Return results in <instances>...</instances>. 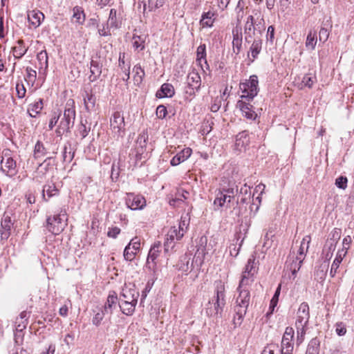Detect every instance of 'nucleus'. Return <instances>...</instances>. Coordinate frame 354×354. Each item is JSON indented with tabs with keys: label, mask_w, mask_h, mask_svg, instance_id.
Returning a JSON list of instances; mask_svg holds the SVG:
<instances>
[{
	"label": "nucleus",
	"mask_w": 354,
	"mask_h": 354,
	"mask_svg": "<svg viewBox=\"0 0 354 354\" xmlns=\"http://www.w3.org/2000/svg\"><path fill=\"white\" fill-rule=\"evenodd\" d=\"M294 329L292 327H287L283 335V339L292 340L294 337Z\"/></svg>",
	"instance_id": "obj_56"
},
{
	"label": "nucleus",
	"mask_w": 354,
	"mask_h": 354,
	"mask_svg": "<svg viewBox=\"0 0 354 354\" xmlns=\"http://www.w3.org/2000/svg\"><path fill=\"white\" fill-rule=\"evenodd\" d=\"M17 165L15 160L12 158H8L6 159L5 164L1 167V170L6 176L12 177L17 173Z\"/></svg>",
	"instance_id": "obj_18"
},
{
	"label": "nucleus",
	"mask_w": 354,
	"mask_h": 354,
	"mask_svg": "<svg viewBox=\"0 0 354 354\" xmlns=\"http://www.w3.org/2000/svg\"><path fill=\"white\" fill-rule=\"evenodd\" d=\"M232 35H233V41H236V39L242 40V32L241 28L236 25L235 28L232 30Z\"/></svg>",
	"instance_id": "obj_59"
},
{
	"label": "nucleus",
	"mask_w": 354,
	"mask_h": 354,
	"mask_svg": "<svg viewBox=\"0 0 354 354\" xmlns=\"http://www.w3.org/2000/svg\"><path fill=\"white\" fill-rule=\"evenodd\" d=\"M226 304L225 286L221 280L214 282V296L208 302L206 308V314L209 317H216L221 315Z\"/></svg>",
	"instance_id": "obj_1"
},
{
	"label": "nucleus",
	"mask_w": 354,
	"mask_h": 354,
	"mask_svg": "<svg viewBox=\"0 0 354 354\" xmlns=\"http://www.w3.org/2000/svg\"><path fill=\"white\" fill-rule=\"evenodd\" d=\"M90 72L91 75L88 78L91 82L95 81L100 76L102 73V66L97 61L94 59L91 60Z\"/></svg>",
	"instance_id": "obj_21"
},
{
	"label": "nucleus",
	"mask_w": 354,
	"mask_h": 354,
	"mask_svg": "<svg viewBox=\"0 0 354 354\" xmlns=\"http://www.w3.org/2000/svg\"><path fill=\"white\" fill-rule=\"evenodd\" d=\"M138 302H132L120 301L119 303V306L122 313L127 316H131L133 314L135 311L136 306Z\"/></svg>",
	"instance_id": "obj_22"
},
{
	"label": "nucleus",
	"mask_w": 354,
	"mask_h": 354,
	"mask_svg": "<svg viewBox=\"0 0 354 354\" xmlns=\"http://www.w3.org/2000/svg\"><path fill=\"white\" fill-rule=\"evenodd\" d=\"M133 82L136 85L139 86L143 81L145 71L140 65L137 64L133 68Z\"/></svg>",
	"instance_id": "obj_26"
},
{
	"label": "nucleus",
	"mask_w": 354,
	"mask_h": 354,
	"mask_svg": "<svg viewBox=\"0 0 354 354\" xmlns=\"http://www.w3.org/2000/svg\"><path fill=\"white\" fill-rule=\"evenodd\" d=\"M257 273L254 257H250L247 262L245 270L243 272L241 287L248 286L254 281V276Z\"/></svg>",
	"instance_id": "obj_9"
},
{
	"label": "nucleus",
	"mask_w": 354,
	"mask_h": 354,
	"mask_svg": "<svg viewBox=\"0 0 354 354\" xmlns=\"http://www.w3.org/2000/svg\"><path fill=\"white\" fill-rule=\"evenodd\" d=\"M125 203L128 208L131 210L143 209L146 205L145 198L141 195H136L133 193H127Z\"/></svg>",
	"instance_id": "obj_10"
},
{
	"label": "nucleus",
	"mask_w": 354,
	"mask_h": 354,
	"mask_svg": "<svg viewBox=\"0 0 354 354\" xmlns=\"http://www.w3.org/2000/svg\"><path fill=\"white\" fill-rule=\"evenodd\" d=\"M187 81V87L185 93L193 96L195 95V91H198L201 87V76L198 73L192 71L188 74Z\"/></svg>",
	"instance_id": "obj_11"
},
{
	"label": "nucleus",
	"mask_w": 354,
	"mask_h": 354,
	"mask_svg": "<svg viewBox=\"0 0 354 354\" xmlns=\"http://www.w3.org/2000/svg\"><path fill=\"white\" fill-rule=\"evenodd\" d=\"M347 178L344 176H339L335 180V185L340 189H346L347 187Z\"/></svg>",
	"instance_id": "obj_51"
},
{
	"label": "nucleus",
	"mask_w": 354,
	"mask_h": 354,
	"mask_svg": "<svg viewBox=\"0 0 354 354\" xmlns=\"http://www.w3.org/2000/svg\"><path fill=\"white\" fill-rule=\"evenodd\" d=\"M315 77L309 75H305L302 79L301 84L308 88H311L315 82Z\"/></svg>",
	"instance_id": "obj_50"
},
{
	"label": "nucleus",
	"mask_w": 354,
	"mask_h": 354,
	"mask_svg": "<svg viewBox=\"0 0 354 354\" xmlns=\"http://www.w3.org/2000/svg\"><path fill=\"white\" fill-rule=\"evenodd\" d=\"M346 252L347 248L342 249L337 252L336 257L333 261L330 268V275L332 277H334L335 274L338 272L339 265L342 263L343 258L345 257Z\"/></svg>",
	"instance_id": "obj_16"
},
{
	"label": "nucleus",
	"mask_w": 354,
	"mask_h": 354,
	"mask_svg": "<svg viewBox=\"0 0 354 354\" xmlns=\"http://www.w3.org/2000/svg\"><path fill=\"white\" fill-rule=\"evenodd\" d=\"M75 19V23L78 24H83L85 21V14L84 10L80 6H75L73 8L72 20Z\"/></svg>",
	"instance_id": "obj_25"
},
{
	"label": "nucleus",
	"mask_w": 354,
	"mask_h": 354,
	"mask_svg": "<svg viewBox=\"0 0 354 354\" xmlns=\"http://www.w3.org/2000/svg\"><path fill=\"white\" fill-rule=\"evenodd\" d=\"M127 245H130V248L136 252V251L140 250V239L138 237H135L131 240L130 243Z\"/></svg>",
	"instance_id": "obj_58"
},
{
	"label": "nucleus",
	"mask_w": 354,
	"mask_h": 354,
	"mask_svg": "<svg viewBox=\"0 0 354 354\" xmlns=\"http://www.w3.org/2000/svg\"><path fill=\"white\" fill-rule=\"evenodd\" d=\"M110 128L114 136L122 137L125 133V122L122 111H115L110 118Z\"/></svg>",
	"instance_id": "obj_7"
},
{
	"label": "nucleus",
	"mask_w": 354,
	"mask_h": 354,
	"mask_svg": "<svg viewBox=\"0 0 354 354\" xmlns=\"http://www.w3.org/2000/svg\"><path fill=\"white\" fill-rule=\"evenodd\" d=\"M232 45L234 53L239 54L241 51L242 40L236 39V41H232Z\"/></svg>",
	"instance_id": "obj_64"
},
{
	"label": "nucleus",
	"mask_w": 354,
	"mask_h": 354,
	"mask_svg": "<svg viewBox=\"0 0 354 354\" xmlns=\"http://www.w3.org/2000/svg\"><path fill=\"white\" fill-rule=\"evenodd\" d=\"M105 313L104 310L97 312L92 319L93 324L95 326H99L104 318Z\"/></svg>",
	"instance_id": "obj_52"
},
{
	"label": "nucleus",
	"mask_w": 354,
	"mask_h": 354,
	"mask_svg": "<svg viewBox=\"0 0 354 354\" xmlns=\"http://www.w3.org/2000/svg\"><path fill=\"white\" fill-rule=\"evenodd\" d=\"M189 225V217L187 214L182 216L178 223V229L184 234L187 232Z\"/></svg>",
	"instance_id": "obj_41"
},
{
	"label": "nucleus",
	"mask_w": 354,
	"mask_h": 354,
	"mask_svg": "<svg viewBox=\"0 0 354 354\" xmlns=\"http://www.w3.org/2000/svg\"><path fill=\"white\" fill-rule=\"evenodd\" d=\"M231 198H232V196L231 195H227L226 194H224L221 189H216V197L214 201L215 209H218L219 208L223 207L226 202L230 203Z\"/></svg>",
	"instance_id": "obj_15"
},
{
	"label": "nucleus",
	"mask_w": 354,
	"mask_h": 354,
	"mask_svg": "<svg viewBox=\"0 0 354 354\" xmlns=\"http://www.w3.org/2000/svg\"><path fill=\"white\" fill-rule=\"evenodd\" d=\"M335 331L339 336L344 335L346 333L345 325L342 322H337L335 324Z\"/></svg>",
	"instance_id": "obj_54"
},
{
	"label": "nucleus",
	"mask_w": 354,
	"mask_h": 354,
	"mask_svg": "<svg viewBox=\"0 0 354 354\" xmlns=\"http://www.w3.org/2000/svg\"><path fill=\"white\" fill-rule=\"evenodd\" d=\"M247 286L241 287V282L237 288L239 296L236 299V306H234L235 316L233 319L234 327L239 326L246 314L248 307L250 301V291L246 288Z\"/></svg>",
	"instance_id": "obj_2"
},
{
	"label": "nucleus",
	"mask_w": 354,
	"mask_h": 354,
	"mask_svg": "<svg viewBox=\"0 0 354 354\" xmlns=\"http://www.w3.org/2000/svg\"><path fill=\"white\" fill-rule=\"evenodd\" d=\"M280 290H281V285L279 286V287L277 288L272 299H271V301H270V308H272L274 309V306L277 305V303L278 301V297H279V295L280 294ZM273 310H272V311Z\"/></svg>",
	"instance_id": "obj_60"
},
{
	"label": "nucleus",
	"mask_w": 354,
	"mask_h": 354,
	"mask_svg": "<svg viewBox=\"0 0 354 354\" xmlns=\"http://www.w3.org/2000/svg\"><path fill=\"white\" fill-rule=\"evenodd\" d=\"M117 11L115 9H111L109 17L107 21V26H110L111 28H118V25L117 23Z\"/></svg>",
	"instance_id": "obj_43"
},
{
	"label": "nucleus",
	"mask_w": 354,
	"mask_h": 354,
	"mask_svg": "<svg viewBox=\"0 0 354 354\" xmlns=\"http://www.w3.org/2000/svg\"><path fill=\"white\" fill-rule=\"evenodd\" d=\"M169 232H173L172 234L176 237V241L180 240L185 235L180 230H178V229L176 226L171 227V229L169 230Z\"/></svg>",
	"instance_id": "obj_62"
},
{
	"label": "nucleus",
	"mask_w": 354,
	"mask_h": 354,
	"mask_svg": "<svg viewBox=\"0 0 354 354\" xmlns=\"http://www.w3.org/2000/svg\"><path fill=\"white\" fill-rule=\"evenodd\" d=\"M63 161L65 162H71L74 157V153L71 151L69 148V151H68V147L66 146L64 147L63 151Z\"/></svg>",
	"instance_id": "obj_46"
},
{
	"label": "nucleus",
	"mask_w": 354,
	"mask_h": 354,
	"mask_svg": "<svg viewBox=\"0 0 354 354\" xmlns=\"http://www.w3.org/2000/svg\"><path fill=\"white\" fill-rule=\"evenodd\" d=\"M131 248H130V245H127L124 250V258L127 261H132L136 256V252H133Z\"/></svg>",
	"instance_id": "obj_45"
},
{
	"label": "nucleus",
	"mask_w": 354,
	"mask_h": 354,
	"mask_svg": "<svg viewBox=\"0 0 354 354\" xmlns=\"http://www.w3.org/2000/svg\"><path fill=\"white\" fill-rule=\"evenodd\" d=\"M148 140V134L145 131H142L138 137L137 145H138V152L142 153L144 149L146 147L147 141Z\"/></svg>",
	"instance_id": "obj_38"
},
{
	"label": "nucleus",
	"mask_w": 354,
	"mask_h": 354,
	"mask_svg": "<svg viewBox=\"0 0 354 354\" xmlns=\"http://www.w3.org/2000/svg\"><path fill=\"white\" fill-rule=\"evenodd\" d=\"M190 259V257L185 254L180 257L179 262L176 265V267L179 270H181L182 272L188 271L189 269V264Z\"/></svg>",
	"instance_id": "obj_36"
},
{
	"label": "nucleus",
	"mask_w": 354,
	"mask_h": 354,
	"mask_svg": "<svg viewBox=\"0 0 354 354\" xmlns=\"http://www.w3.org/2000/svg\"><path fill=\"white\" fill-rule=\"evenodd\" d=\"M264 30L263 19H255L253 15H249L244 25L245 41L250 44L252 39L261 38Z\"/></svg>",
	"instance_id": "obj_3"
},
{
	"label": "nucleus",
	"mask_w": 354,
	"mask_h": 354,
	"mask_svg": "<svg viewBox=\"0 0 354 354\" xmlns=\"http://www.w3.org/2000/svg\"><path fill=\"white\" fill-rule=\"evenodd\" d=\"M16 91L17 95L19 98H23L26 95V89L24 85V84L21 82H17L16 84Z\"/></svg>",
	"instance_id": "obj_48"
},
{
	"label": "nucleus",
	"mask_w": 354,
	"mask_h": 354,
	"mask_svg": "<svg viewBox=\"0 0 354 354\" xmlns=\"http://www.w3.org/2000/svg\"><path fill=\"white\" fill-rule=\"evenodd\" d=\"M13 223L10 217L8 215H3L1 222V236L2 239H8L11 234V229Z\"/></svg>",
	"instance_id": "obj_14"
},
{
	"label": "nucleus",
	"mask_w": 354,
	"mask_h": 354,
	"mask_svg": "<svg viewBox=\"0 0 354 354\" xmlns=\"http://www.w3.org/2000/svg\"><path fill=\"white\" fill-rule=\"evenodd\" d=\"M161 246V244L160 242L155 243L153 245L151 248L149 254L147 261H149V259H151L152 261H153L159 255L160 252V248Z\"/></svg>",
	"instance_id": "obj_42"
},
{
	"label": "nucleus",
	"mask_w": 354,
	"mask_h": 354,
	"mask_svg": "<svg viewBox=\"0 0 354 354\" xmlns=\"http://www.w3.org/2000/svg\"><path fill=\"white\" fill-rule=\"evenodd\" d=\"M44 19V15L38 10H33L28 12V19L35 28L38 27Z\"/></svg>",
	"instance_id": "obj_17"
},
{
	"label": "nucleus",
	"mask_w": 354,
	"mask_h": 354,
	"mask_svg": "<svg viewBox=\"0 0 354 354\" xmlns=\"http://www.w3.org/2000/svg\"><path fill=\"white\" fill-rule=\"evenodd\" d=\"M45 192L46 193L48 197L50 198L53 196L57 195L59 193V190L57 189V187L53 183L44 185L42 191V196L43 198L47 201V199H46L45 198Z\"/></svg>",
	"instance_id": "obj_35"
},
{
	"label": "nucleus",
	"mask_w": 354,
	"mask_h": 354,
	"mask_svg": "<svg viewBox=\"0 0 354 354\" xmlns=\"http://www.w3.org/2000/svg\"><path fill=\"white\" fill-rule=\"evenodd\" d=\"M311 238L310 236H306L303 238L299 249L298 250V254L297 255V259H304L306 253L307 252L309 244L310 243Z\"/></svg>",
	"instance_id": "obj_23"
},
{
	"label": "nucleus",
	"mask_w": 354,
	"mask_h": 354,
	"mask_svg": "<svg viewBox=\"0 0 354 354\" xmlns=\"http://www.w3.org/2000/svg\"><path fill=\"white\" fill-rule=\"evenodd\" d=\"M84 102L86 110L87 111H91L94 110L96 98L93 93L86 92L85 95H84Z\"/></svg>",
	"instance_id": "obj_28"
},
{
	"label": "nucleus",
	"mask_w": 354,
	"mask_h": 354,
	"mask_svg": "<svg viewBox=\"0 0 354 354\" xmlns=\"http://www.w3.org/2000/svg\"><path fill=\"white\" fill-rule=\"evenodd\" d=\"M317 42V32L315 30H310L306 38V47L309 50H314Z\"/></svg>",
	"instance_id": "obj_31"
},
{
	"label": "nucleus",
	"mask_w": 354,
	"mask_h": 354,
	"mask_svg": "<svg viewBox=\"0 0 354 354\" xmlns=\"http://www.w3.org/2000/svg\"><path fill=\"white\" fill-rule=\"evenodd\" d=\"M37 57L41 65H42L41 62L44 61L46 67L48 66V55L46 50H41L40 53H39L37 55Z\"/></svg>",
	"instance_id": "obj_57"
},
{
	"label": "nucleus",
	"mask_w": 354,
	"mask_h": 354,
	"mask_svg": "<svg viewBox=\"0 0 354 354\" xmlns=\"http://www.w3.org/2000/svg\"><path fill=\"white\" fill-rule=\"evenodd\" d=\"M258 83V77L255 75H251L245 82L240 83L241 97L248 102L252 100L259 92Z\"/></svg>",
	"instance_id": "obj_6"
},
{
	"label": "nucleus",
	"mask_w": 354,
	"mask_h": 354,
	"mask_svg": "<svg viewBox=\"0 0 354 354\" xmlns=\"http://www.w3.org/2000/svg\"><path fill=\"white\" fill-rule=\"evenodd\" d=\"M47 153V149L45 148L43 142L37 141L34 149L33 156L35 159L40 158Z\"/></svg>",
	"instance_id": "obj_34"
},
{
	"label": "nucleus",
	"mask_w": 354,
	"mask_h": 354,
	"mask_svg": "<svg viewBox=\"0 0 354 354\" xmlns=\"http://www.w3.org/2000/svg\"><path fill=\"white\" fill-rule=\"evenodd\" d=\"M329 33L330 30L328 28L322 27L319 32V41L323 43L326 42L328 39Z\"/></svg>",
	"instance_id": "obj_47"
},
{
	"label": "nucleus",
	"mask_w": 354,
	"mask_h": 354,
	"mask_svg": "<svg viewBox=\"0 0 354 354\" xmlns=\"http://www.w3.org/2000/svg\"><path fill=\"white\" fill-rule=\"evenodd\" d=\"M167 114V110L165 106L159 105L156 109V115L158 118L163 119Z\"/></svg>",
	"instance_id": "obj_53"
},
{
	"label": "nucleus",
	"mask_w": 354,
	"mask_h": 354,
	"mask_svg": "<svg viewBox=\"0 0 354 354\" xmlns=\"http://www.w3.org/2000/svg\"><path fill=\"white\" fill-rule=\"evenodd\" d=\"M320 341L317 338H313L308 343L306 354H319Z\"/></svg>",
	"instance_id": "obj_32"
},
{
	"label": "nucleus",
	"mask_w": 354,
	"mask_h": 354,
	"mask_svg": "<svg viewBox=\"0 0 354 354\" xmlns=\"http://www.w3.org/2000/svg\"><path fill=\"white\" fill-rule=\"evenodd\" d=\"M90 131V127H86L85 124L82 122L79 127V133L82 138H84L87 136L88 132Z\"/></svg>",
	"instance_id": "obj_61"
},
{
	"label": "nucleus",
	"mask_w": 354,
	"mask_h": 354,
	"mask_svg": "<svg viewBox=\"0 0 354 354\" xmlns=\"http://www.w3.org/2000/svg\"><path fill=\"white\" fill-rule=\"evenodd\" d=\"M251 43L252 44L250 48V52L251 53V55L253 59H255L261 50L262 41L261 38L254 39Z\"/></svg>",
	"instance_id": "obj_29"
},
{
	"label": "nucleus",
	"mask_w": 354,
	"mask_h": 354,
	"mask_svg": "<svg viewBox=\"0 0 354 354\" xmlns=\"http://www.w3.org/2000/svg\"><path fill=\"white\" fill-rule=\"evenodd\" d=\"M28 48L25 47L23 40L19 39L17 41V46L12 48L13 55L16 59H20L27 52Z\"/></svg>",
	"instance_id": "obj_27"
},
{
	"label": "nucleus",
	"mask_w": 354,
	"mask_h": 354,
	"mask_svg": "<svg viewBox=\"0 0 354 354\" xmlns=\"http://www.w3.org/2000/svg\"><path fill=\"white\" fill-rule=\"evenodd\" d=\"M74 104L75 102L72 99L67 101L63 117L56 129L57 136H62L65 133L69 132L70 129L73 126L75 118Z\"/></svg>",
	"instance_id": "obj_5"
},
{
	"label": "nucleus",
	"mask_w": 354,
	"mask_h": 354,
	"mask_svg": "<svg viewBox=\"0 0 354 354\" xmlns=\"http://www.w3.org/2000/svg\"><path fill=\"white\" fill-rule=\"evenodd\" d=\"M118 302V298L116 293L113 292V294H109L104 307V312L112 314L113 308L116 306Z\"/></svg>",
	"instance_id": "obj_24"
},
{
	"label": "nucleus",
	"mask_w": 354,
	"mask_h": 354,
	"mask_svg": "<svg viewBox=\"0 0 354 354\" xmlns=\"http://www.w3.org/2000/svg\"><path fill=\"white\" fill-rule=\"evenodd\" d=\"M216 13L214 12L208 11L203 12L200 20V25L203 28L212 27L215 21Z\"/></svg>",
	"instance_id": "obj_19"
},
{
	"label": "nucleus",
	"mask_w": 354,
	"mask_h": 354,
	"mask_svg": "<svg viewBox=\"0 0 354 354\" xmlns=\"http://www.w3.org/2000/svg\"><path fill=\"white\" fill-rule=\"evenodd\" d=\"M120 233V229L118 227L113 226L109 228L107 236L111 238L115 239Z\"/></svg>",
	"instance_id": "obj_55"
},
{
	"label": "nucleus",
	"mask_w": 354,
	"mask_h": 354,
	"mask_svg": "<svg viewBox=\"0 0 354 354\" xmlns=\"http://www.w3.org/2000/svg\"><path fill=\"white\" fill-rule=\"evenodd\" d=\"M236 107L240 109L243 116L249 120H255L257 114L254 111V107L249 102L243 101V100H239L236 103Z\"/></svg>",
	"instance_id": "obj_13"
},
{
	"label": "nucleus",
	"mask_w": 354,
	"mask_h": 354,
	"mask_svg": "<svg viewBox=\"0 0 354 354\" xmlns=\"http://www.w3.org/2000/svg\"><path fill=\"white\" fill-rule=\"evenodd\" d=\"M277 348V346L275 345H269L264 348L261 354H277L275 351Z\"/></svg>",
	"instance_id": "obj_63"
},
{
	"label": "nucleus",
	"mask_w": 354,
	"mask_h": 354,
	"mask_svg": "<svg viewBox=\"0 0 354 354\" xmlns=\"http://www.w3.org/2000/svg\"><path fill=\"white\" fill-rule=\"evenodd\" d=\"M43 109V100L40 99L38 102H35L32 104H30L28 109V112L29 115L32 118H35L37 114L40 113V111Z\"/></svg>",
	"instance_id": "obj_30"
},
{
	"label": "nucleus",
	"mask_w": 354,
	"mask_h": 354,
	"mask_svg": "<svg viewBox=\"0 0 354 354\" xmlns=\"http://www.w3.org/2000/svg\"><path fill=\"white\" fill-rule=\"evenodd\" d=\"M290 261H292V262L287 265V268L292 272V274L295 278L297 272L299 270L301 266L304 259H297L296 257L295 260L290 258Z\"/></svg>",
	"instance_id": "obj_37"
},
{
	"label": "nucleus",
	"mask_w": 354,
	"mask_h": 354,
	"mask_svg": "<svg viewBox=\"0 0 354 354\" xmlns=\"http://www.w3.org/2000/svg\"><path fill=\"white\" fill-rule=\"evenodd\" d=\"M138 297L139 292L135 285L131 283L124 285L120 294V301L138 302Z\"/></svg>",
	"instance_id": "obj_12"
},
{
	"label": "nucleus",
	"mask_w": 354,
	"mask_h": 354,
	"mask_svg": "<svg viewBox=\"0 0 354 354\" xmlns=\"http://www.w3.org/2000/svg\"><path fill=\"white\" fill-rule=\"evenodd\" d=\"M196 56V60L201 67H203L202 62H204L205 64L208 66L206 60V47L205 44H201L197 48Z\"/></svg>",
	"instance_id": "obj_33"
},
{
	"label": "nucleus",
	"mask_w": 354,
	"mask_h": 354,
	"mask_svg": "<svg viewBox=\"0 0 354 354\" xmlns=\"http://www.w3.org/2000/svg\"><path fill=\"white\" fill-rule=\"evenodd\" d=\"M172 234V232H167L166 240L164 243L165 252H168L170 250L173 249L175 245L176 237Z\"/></svg>",
	"instance_id": "obj_39"
},
{
	"label": "nucleus",
	"mask_w": 354,
	"mask_h": 354,
	"mask_svg": "<svg viewBox=\"0 0 354 354\" xmlns=\"http://www.w3.org/2000/svg\"><path fill=\"white\" fill-rule=\"evenodd\" d=\"M145 41L140 36L133 37V46L135 49L142 50L145 48Z\"/></svg>",
	"instance_id": "obj_44"
},
{
	"label": "nucleus",
	"mask_w": 354,
	"mask_h": 354,
	"mask_svg": "<svg viewBox=\"0 0 354 354\" xmlns=\"http://www.w3.org/2000/svg\"><path fill=\"white\" fill-rule=\"evenodd\" d=\"M292 340H281V354H292L293 351Z\"/></svg>",
	"instance_id": "obj_40"
},
{
	"label": "nucleus",
	"mask_w": 354,
	"mask_h": 354,
	"mask_svg": "<svg viewBox=\"0 0 354 354\" xmlns=\"http://www.w3.org/2000/svg\"><path fill=\"white\" fill-rule=\"evenodd\" d=\"M185 160H186L185 158L180 153V152H179L172 158V159L170 161V163L172 166H177Z\"/></svg>",
	"instance_id": "obj_49"
},
{
	"label": "nucleus",
	"mask_w": 354,
	"mask_h": 354,
	"mask_svg": "<svg viewBox=\"0 0 354 354\" xmlns=\"http://www.w3.org/2000/svg\"><path fill=\"white\" fill-rule=\"evenodd\" d=\"M174 95V89L171 84L168 83L163 84L160 89L156 93V96L159 98L171 97Z\"/></svg>",
	"instance_id": "obj_20"
},
{
	"label": "nucleus",
	"mask_w": 354,
	"mask_h": 354,
	"mask_svg": "<svg viewBox=\"0 0 354 354\" xmlns=\"http://www.w3.org/2000/svg\"><path fill=\"white\" fill-rule=\"evenodd\" d=\"M66 214H58L53 216H48L46 220V227L52 234H58L64 230L66 225Z\"/></svg>",
	"instance_id": "obj_8"
},
{
	"label": "nucleus",
	"mask_w": 354,
	"mask_h": 354,
	"mask_svg": "<svg viewBox=\"0 0 354 354\" xmlns=\"http://www.w3.org/2000/svg\"><path fill=\"white\" fill-rule=\"evenodd\" d=\"M310 318L309 306L307 303L303 302L300 304L297 313L295 326L297 328V344H301L306 332L307 325Z\"/></svg>",
	"instance_id": "obj_4"
}]
</instances>
